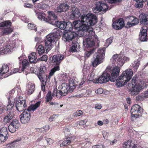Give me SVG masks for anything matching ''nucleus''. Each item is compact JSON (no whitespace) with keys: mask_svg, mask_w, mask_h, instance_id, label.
<instances>
[{"mask_svg":"<svg viewBox=\"0 0 148 148\" xmlns=\"http://www.w3.org/2000/svg\"><path fill=\"white\" fill-rule=\"evenodd\" d=\"M97 21V17L95 15L91 13L85 14L81 16L80 20L75 21L73 22V27L77 31H82L86 33Z\"/></svg>","mask_w":148,"mask_h":148,"instance_id":"obj_1","label":"nucleus"},{"mask_svg":"<svg viewBox=\"0 0 148 148\" xmlns=\"http://www.w3.org/2000/svg\"><path fill=\"white\" fill-rule=\"evenodd\" d=\"M61 30L58 28H55L53 32L47 35L45 40V48L46 52H48L54 46V44L58 39V37L60 36Z\"/></svg>","mask_w":148,"mask_h":148,"instance_id":"obj_2","label":"nucleus"},{"mask_svg":"<svg viewBox=\"0 0 148 148\" xmlns=\"http://www.w3.org/2000/svg\"><path fill=\"white\" fill-rule=\"evenodd\" d=\"M34 12L38 18L41 21H45L53 25H55L58 21L57 16L53 11H48L47 16L43 12H40L38 10H34Z\"/></svg>","mask_w":148,"mask_h":148,"instance_id":"obj_3","label":"nucleus"},{"mask_svg":"<svg viewBox=\"0 0 148 148\" xmlns=\"http://www.w3.org/2000/svg\"><path fill=\"white\" fill-rule=\"evenodd\" d=\"M133 75V71L130 69L123 71L116 80V84L118 87H122L126 84L131 78Z\"/></svg>","mask_w":148,"mask_h":148,"instance_id":"obj_4","label":"nucleus"},{"mask_svg":"<svg viewBox=\"0 0 148 148\" xmlns=\"http://www.w3.org/2000/svg\"><path fill=\"white\" fill-rule=\"evenodd\" d=\"M88 36V38H84L83 44L84 46L86 48L92 47L95 45V42L99 41V39L92 28L90 30L85 33Z\"/></svg>","mask_w":148,"mask_h":148,"instance_id":"obj_5","label":"nucleus"},{"mask_svg":"<svg viewBox=\"0 0 148 148\" xmlns=\"http://www.w3.org/2000/svg\"><path fill=\"white\" fill-rule=\"evenodd\" d=\"M105 50L103 49H99L97 53H95L92 59L91 64L94 67H96L103 62V56L105 55Z\"/></svg>","mask_w":148,"mask_h":148,"instance_id":"obj_6","label":"nucleus"},{"mask_svg":"<svg viewBox=\"0 0 148 148\" xmlns=\"http://www.w3.org/2000/svg\"><path fill=\"white\" fill-rule=\"evenodd\" d=\"M12 24L10 21L8 20L0 23V34L4 36L10 34L13 31L11 27Z\"/></svg>","mask_w":148,"mask_h":148,"instance_id":"obj_7","label":"nucleus"},{"mask_svg":"<svg viewBox=\"0 0 148 148\" xmlns=\"http://www.w3.org/2000/svg\"><path fill=\"white\" fill-rule=\"evenodd\" d=\"M128 86L130 87L129 90L130 94L132 95L138 94L141 88V86L138 83L136 78L134 77L131 80V83L128 84Z\"/></svg>","mask_w":148,"mask_h":148,"instance_id":"obj_8","label":"nucleus"},{"mask_svg":"<svg viewBox=\"0 0 148 148\" xmlns=\"http://www.w3.org/2000/svg\"><path fill=\"white\" fill-rule=\"evenodd\" d=\"M108 6L107 4L102 1H99L96 2L95 6L93 8V12L98 14L101 12V14L105 13L108 10Z\"/></svg>","mask_w":148,"mask_h":148,"instance_id":"obj_9","label":"nucleus"},{"mask_svg":"<svg viewBox=\"0 0 148 148\" xmlns=\"http://www.w3.org/2000/svg\"><path fill=\"white\" fill-rule=\"evenodd\" d=\"M111 60L113 64L116 63L118 65L121 66L125 61L127 62L129 60V58L120 55L115 54L113 56Z\"/></svg>","mask_w":148,"mask_h":148,"instance_id":"obj_10","label":"nucleus"},{"mask_svg":"<svg viewBox=\"0 0 148 148\" xmlns=\"http://www.w3.org/2000/svg\"><path fill=\"white\" fill-rule=\"evenodd\" d=\"M120 68L117 66H115L112 69L111 67L108 66L106 69V71L109 73L111 77V82H114L116 78L119 75L120 71Z\"/></svg>","mask_w":148,"mask_h":148,"instance_id":"obj_11","label":"nucleus"},{"mask_svg":"<svg viewBox=\"0 0 148 148\" xmlns=\"http://www.w3.org/2000/svg\"><path fill=\"white\" fill-rule=\"evenodd\" d=\"M14 105L16 109L19 112L25 110L27 107L26 101L22 97H20L15 101Z\"/></svg>","mask_w":148,"mask_h":148,"instance_id":"obj_12","label":"nucleus"},{"mask_svg":"<svg viewBox=\"0 0 148 148\" xmlns=\"http://www.w3.org/2000/svg\"><path fill=\"white\" fill-rule=\"evenodd\" d=\"M125 26L123 19L120 18L113 22L112 26L116 30H119L122 29Z\"/></svg>","mask_w":148,"mask_h":148,"instance_id":"obj_13","label":"nucleus"},{"mask_svg":"<svg viewBox=\"0 0 148 148\" xmlns=\"http://www.w3.org/2000/svg\"><path fill=\"white\" fill-rule=\"evenodd\" d=\"M148 28L146 26H143L140 29L139 34V38L141 42L147 41V30Z\"/></svg>","mask_w":148,"mask_h":148,"instance_id":"obj_14","label":"nucleus"},{"mask_svg":"<svg viewBox=\"0 0 148 148\" xmlns=\"http://www.w3.org/2000/svg\"><path fill=\"white\" fill-rule=\"evenodd\" d=\"M20 118L21 122L23 123H28L30 117V114L29 112L25 109L23 112L20 115Z\"/></svg>","mask_w":148,"mask_h":148,"instance_id":"obj_15","label":"nucleus"},{"mask_svg":"<svg viewBox=\"0 0 148 148\" xmlns=\"http://www.w3.org/2000/svg\"><path fill=\"white\" fill-rule=\"evenodd\" d=\"M15 47V44L13 42L8 43L0 49V52L7 54L11 51Z\"/></svg>","mask_w":148,"mask_h":148,"instance_id":"obj_16","label":"nucleus"},{"mask_svg":"<svg viewBox=\"0 0 148 148\" xmlns=\"http://www.w3.org/2000/svg\"><path fill=\"white\" fill-rule=\"evenodd\" d=\"M143 109L140 107V106L138 104H135L132 106V107L131 111L132 113V115L133 117L137 118V116H138L139 115L137 113H141L143 112Z\"/></svg>","mask_w":148,"mask_h":148,"instance_id":"obj_17","label":"nucleus"},{"mask_svg":"<svg viewBox=\"0 0 148 148\" xmlns=\"http://www.w3.org/2000/svg\"><path fill=\"white\" fill-rule=\"evenodd\" d=\"M64 56L62 54L55 55L49 58V60L55 63L56 64L60 65L64 59Z\"/></svg>","mask_w":148,"mask_h":148,"instance_id":"obj_18","label":"nucleus"},{"mask_svg":"<svg viewBox=\"0 0 148 148\" xmlns=\"http://www.w3.org/2000/svg\"><path fill=\"white\" fill-rule=\"evenodd\" d=\"M77 34L74 32H65L63 36V38L64 41L71 40L76 37Z\"/></svg>","mask_w":148,"mask_h":148,"instance_id":"obj_19","label":"nucleus"},{"mask_svg":"<svg viewBox=\"0 0 148 148\" xmlns=\"http://www.w3.org/2000/svg\"><path fill=\"white\" fill-rule=\"evenodd\" d=\"M70 6L66 3H61L58 5L56 10L57 12H61L68 11Z\"/></svg>","mask_w":148,"mask_h":148,"instance_id":"obj_20","label":"nucleus"},{"mask_svg":"<svg viewBox=\"0 0 148 148\" xmlns=\"http://www.w3.org/2000/svg\"><path fill=\"white\" fill-rule=\"evenodd\" d=\"M130 22L129 21L127 23L126 25L125 26L126 28L128 29L129 28L134 26L138 23V20L135 17L131 16L130 18Z\"/></svg>","mask_w":148,"mask_h":148,"instance_id":"obj_21","label":"nucleus"},{"mask_svg":"<svg viewBox=\"0 0 148 148\" xmlns=\"http://www.w3.org/2000/svg\"><path fill=\"white\" fill-rule=\"evenodd\" d=\"M61 86L62 88L61 90H59L58 93L60 95V97L65 96L66 95L68 92L69 85L67 83H63Z\"/></svg>","mask_w":148,"mask_h":148,"instance_id":"obj_22","label":"nucleus"},{"mask_svg":"<svg viewBox=\"0 0 148 148\" xmlns=\"http://www.w3.org/2000/svg\"><path fill=\"white\" fill-rule=\"evenodd\" d=\"M140 23L142 25H148V14L142 13L139 16Z\"/></svg>","mask_w":148,"mask_h":148,"instance_id":"obj_23","label":"nucleus"},{"mask_svg":"<svg viewBox=\"0 0 148 148\" xmlns=\"http://www.w3.org/2000/svg\"><path fill=\"white\" fill-rule=\"evenodd\" d=\"M81 16V13L78 8L74 7L72 8V13L70 17L74 19L78 18Z\"/></svg>","mask_w":148,"mask_h":148,"instance_id":"obj_24","label":"nucleus"},{"mask_svg":"<svg viewBox=\"0 0 148 148\" xmlns=\"http://www.w3.org/2000/svg\"><path fill=\"white\" fill-rule=\"evenodd\" d=\"M14 114L13 112L10 111L5 116L3 119V121L4 123L7 124L9 123L14 117Z\"/></svg>","mask_w":148,"mask_h":148,"instance_id":"obj_25","label":"nucleus"},{"mask_svg":"<svg viewBox=\"0 0 148 148\" xmlns=\"http://www.w3.org/2000/svg\"><path fill=\"white\" fill-rule=\"evenodd\" d=\"M14 114L13 112L10 111L5 116L3 119V121L4 123L7 124L9 123L14 117Z\"/></svg>","mask_w":148,"mask_h":148,"instance_id":"obj_26","label":"nucleus"},{"mask_svg":"<svg viewBox=\"0 0 148 148\" xmlns=\"http://www.w3.org/2000/svg\"><path fill=\"white\" fill-rule=\"evenodd\" d=\"M47 71L46 68L44 66H40L38 72L37 73V75L39 79L41 80L43 78V77L45 76V74Z\"/></svg>","mask_w":148,"mask_h":148,"instance_id":"obj_27","label":"nucleus"},{"mask_svg":"<svg viewBox=\"0 0 148 148\" xmlns=\"http://www.w3.org/2000/svg\"><path fill=\"white\" fill-rule=\"evenodd\" d=\"M35 7L36 8L38 9V10L39 11V9L42 10H47L48 8V6L45 3V2L44 1L39 3H34ZM34 10H36L35 9Z\"/></svg>","mask_w":148,"mask_h":148,"instance_id":"obj_28","label":"nucleus"},{"mask_svg":"<svg viewBox=\"0 0 148 148\" xmlns=\"http://www.w3.org/2000/svg\"><path fill=\"white\" fill-rule=\"evenodd\" d=\"M20 126V124L18 121L16 119L13 120L9 125L8 127V130L10 129H15L19 128V127Z\"/></svg>","mask_w":148,"mask_h":148,"instance_id":"obj_29","label":"nucleus"},{"mask_svg":"<svg viewBox=\"0 0 148 148\" xmlns=\"http://www.w3.org/2000/svg\"><path fill=\"white\" fill-rule=\"evenodd\" d=\"M1 131L0 130V143H2L8 139L9 134L7 130H6L4 134L1 133Z\"/></svg>","mask_w":148,"mask_h":148,"instance_id":"obj_30","label":"nucleus"},{"mask_svg":"<svg viewBox=\"0 0 148 148\" xmlns=\"http://www.w3.org/2000/svg\"><path fill=\"white\" fill-rule=\"evenodd\" d=\"M80 46L78 43L76 42H73L72 46L70 47V51L71 52H77L79 51Z\"/></svg>","mask_w":148,"mask_h":148,"instance_id":"obj_31","label":"nucleus"},{"mask_svg":"<svg viewBox=\"0 0 148 148\" xmlns=\"http://www.w3.org/2000/svg\"><path fill=\"white\" fill-rule=\"evenodd\" d=\"M75 139V137L74 136L67 137L63 142L62 145L65 146L69 145L71 143L74 142Z\"/></svg>","mask_w":148,"mask_h":148,"instance_id":"obj_32","label":"nucleus"},{"mask_svg":"<svg viewBox=\"0 0 148 148\" xmlns=\"http://www.w3.org/2000/svg\"><path fill=\"white\" fill-rule=\"evenodd\" d=\"M40 101H39L34 104H32L27 109V111L30 112L31 110L35 111L40 105Z\"/></svg>","mask_w":148,"mask_h":148,"instance_id":"obj_33","label":"nucleus"},{"mask_svg":"<svg viewBox=\"0 0 148 148\" xmlns=\"http://www.w3.org/2000/svg\"><path fill=\"white\" fill-rule=\"evenodd\" d=\"M140 64V60L139 59H137L135 60L131 64V67L133 69L134 72L136 71Z\"/></svg>","mask_w":148,"mask_h":148,"instance_id":"obj_34","label":"nucleus"},{"mask_svg":"<svg viewBox=\"0 0 148 148\" xmlns=\"http://www.w3.org/2000/svg\"><path fill=\"white\" fill-rule=\"evenodd\" d=\"M67 24L66 22L65 21H57L55 24L57 27L61 29L65 30L66 29V26Z\"/></svg>","mask_w":148,"mask_h":148,"instance_id":"obj_35","label":"nucleus"},{"mask_svg":"<svg viewBox=\"0 0 148 148\" xmlns=\"http://www.w3.org/2000/svg\"><path fill=\"white\" fill-rule=\"evenodd\" d=\"M9 67L6 64H4L0 69V76L7 73L9 70Z\"/></svg>","mask_w":148,"mask_h":148,"instance_id":"obj_36","label":"nucleus"},{"mask_svg":"<svg viewBox=\"0 0 148 148\" xmlns=\"http://www.w3.org/2000/svg\"><path fill=\"white\" fill-rule=\"evenodd\" d=\"M36 55L35 52H32L31 54L29 55L28 57L30 62L31 63H36L37 61L36 60Z\"/></svg>","mask_w":148,"mask_h":148,"instance_id":"obj_37","label":"nucleus"},{"mask_svg":"<svg viewBox=\"0 0 148 148\" xmlns=\"http://www.w3.org/2000/svg\"><path fill=\"white\" fill-rule=\"evenodd\" d=\"M27 92L28 95H30L32 94L34 91L35 86L33 84H28L27 86Z\"/></svg>","mask_w":148,"mask_h":148,"instance_id":"obj_38","label":"nucleus"},{"mask_svg":"<svg viewBox=\"0 0 148 148\" xmlns=\"http://www.w3.org/2000/svg\"><path fill=\"white\" fill-rule=\"evenodd\" d=\"M101 76L103 77L106 82H108L109 81H111L110 76L109 75V73L106 71V69L103 72Z\"/></svg>","mask_w":148,"mask_h":148,"instance_id":"obj_39","label":"nucleus"},{"mask_svg":"<svg viewBox=\"0 0 148 148\" xmlns=\"http://www.w3.org/2000/svg\"><path fill=\"white\" fill-rule=\"evenodd\" d=\"M60 65L56 64V66H55L54 68L51 69L50 71L49 75L48 77V78L49 79L54 74V73L56 71H59L60 70Z\"/></svg>","mask_w":148,"mask_h":148,"instance_id":"obj_40","label":"nucleus"},{"mask_svg":"<svg viewBox=\"0 0 148 148\" xmlns=\"http://www.w3.org/2000/svg\"><path fill=\"white\" fill-rule=\"evenodd\" d=\"M128 143L130 144L131 148H138V143L136 140L134 139H132L131 141L128 140Z\"/></svg>","mask_w":148,"mask_h":148,"instance_id":"obj_41","label":"nucleus"},{"mask_svg":"<svg viewBox=\"0 0 148 148\" xmlns=\"http://www.w3.org/2000/svg\"><path fill=\"white\" fill-rule=\"evenodd\" d=\"M46 49L42 45H40L38 46L37 49V51L39 55H40L44 53Z\"/></svg>","mask_w":148,"mask_h":148,"instance_id":"obj_42","label":"nucleus"},{"mask_svg":"<svg viewBox=\"0 0 148 148\" xmlns=\"http://www.w3.org/2000/svg\"><path fill=\"white\" fill-rule=\"evenodd\" d=\"M93 82L95 83H100L102 84L106 83L103 77H101V76L100 77L97 79H93Z\"/></svg>","mask_w":148,"mask_h":148,"instance_id":"obj_43","label":"nucleus"},{"mask_svg":"<svg viewBox=\"0 0 148 148\" xmlns=\"http://www.w3.org/2000/svg\"><path fill=\"white\" fill-rule=\"evenodd\" d=\"M29 65V64L28 60L25 59H24L22 62V71H23L25 68L28 66Z\"/></svg>","mask_w":148,"mask_h":148,"instance_id":"obj_44","label":"nucleus"},{"mask_svg":"<svg viewBox=\"0 0 148 148\" xmlns=\"http://www.w3.org/2000/svg\"><path fill=\"white\" fill-rule=\"evenodd\" d=\"M51 95V91L49 90L46 95V100L45 101V103L50 102L53 99V97Z\"/></svg>","mask_w":148,"mask_h":148,"instance_id":"obj_45","label":"nucleus"},{"mask_svg":"<svg viewBox=\"0 0 148 148\" xmlns=\"http://www.w3.org/2000/svg\"><path fill=\"white\" fill-rule=\"evenodd\" d=\"M67 24L66 26L65 31H71L72 30L73 28V25L71 22H66Z\"/></svg>","mask_w":148,"mask_h":148,"instance_id":"obj_46","label":"nucleus"},{"mask_svg":"<svg viewBox=\"0 0 148 148\" xmlns=\"http://www.w3.org/2000/svg\"><path fill=\"white\" fill-rule=\"evenodd\" d=\"M14 105H15L14 103H12L10 101H9L7 106L4 109L6 111L10 110Z\"/></svg>","mask_w":148,"mask_h":148,"instance_id":"obj_47","label":"nucleus"},{"mask_svg":"<svg viewBox=\"0 0 148 148\" xmlns=\"http://www.w3.org/2000/svg\"><path fill=\"white\" fill-rule=\"evenodd\" d=\"M27 26L29 29L31 30H34L35 31H37L36 27L35 25L29 23L28 24Z\"/></svg>","mask_w":148,"mask_h":148,"instance_id":"obj_48","label":"nucleus"},{"mask_svg":"<svg viewBox=\"0 0 148 148\" xmlns=\"http://www.w3.org/2000/svg\"><path fill=\"white\" fill-rule=\"evenodd\" d=\"M94 49H92V50L90 51L86 52L85 53V58H86L89 57L90 55L94 52Z\"/></svg>","mask_w":148,"mask_h":148,"instance_id":"obj_49","label":"nucleus"},{"mask_svg":"<svg viewBox=\"0 0 148 148\" xmlns=\"http://www.w3.org/2000/svg\"><path fill=\"white\" fill-rule=\"evenodd\" d=\"M145 1H136V3L135 4V7L136 8H142L143 6V2Z\"/></svg>","mask_w":148,"mask_h":148,"instance_id":"obj_50","label":"nucleus"},{"mask_svg":"<svg viewBox=\"0 0 148 148\" xmlns=\"http://www.w3.org/2000/svg\"><path fill=\"white\" fill-rule=\"evenodd\" d=\"M82 71L83 73V75L84 76H86L88 75L90 73L88 69H87L86 68H84Z\"/></svg>","mask_w":148,"mask_h":148,"instance_id":"obj_51","label":"nucleus"},{"mask_svg":"<svg viewBox=\"0 0 148 148\" xmlns=\"http://www.w3.org/2000/svg\"><path fill=\"white\" fill-rule=\"evenodd\" d=\"M59 90L58 91L56 88H54L52 93V96L54 97L56 96L57 97H58L60 95L58 93Z\"/></svg>","mask_w":148,"mask_h":148,"instance_id":"obj_52","label":"nucleus"},{"mask_svg":"<svg viewBox=\"0 0 148 148\" xmlns=\"http://www.w3.org/2000/svg\"><path fill=\"white\" fill-rule=\"evenodd\" d=\"M83 114V112L81 110H77L73 113V115L75 116H79Z\"/></svg>","mask_w":148,"mask_h":148,"instance_id":"obj_53","label":"nucleus"},{"mask_svg":"<svg viewBox=\"0 0 148 148\" xmlns=\"http://www.w3.org/2000/svg\"><path fill=\"white\" fill-rule=\"evenodd\" d=\"M48 57L46 55H44L42 56L41 57L39 58V60H40L41 61H46L47 60Z\"/></svg>","mask_w":148,"mask_h":148,"instance_id":"obj_54","label":"nucleus"},{"mask_svg":"<svg viewBox=\"0 0 148 148\" xmlns=\"http://www.w3.org/2000/svg\"><path fill=\"white\" fill-rule=\"evenodd\" d=\"M122 0H108V1L109 3L111 4L117 3H119L121 2Z\"/></svg>","mask_w":148,"mask_h":148,"instance_id":"obj_55","label":"nucleus"},{"mask_svg":"<svg viewBox=\"0 0 148 148\" xmlns=\"http://www.w3.org/2000/svg\"><path fill=\"white\" fill-rule=\"evenodd\" d=\"M123 148H131L130 144L128 143V141L125 142L123 145Z\"/></svg>","mask_w":148,"mask_h":148,"instance_id":"obj_56","label":"nucleus"},{"mask_svg":"<svg viewBox=\"0 0 148 148\" xmlns=\"http://www.w3.org/2000/svg\"><path fill=\"white\" fill-rule=\"evenodd\" d=\"M87 121L88 120L87 119L82 120L79 121V122L78 123L79 125H83L86 123Z\"/></svg>","mask_w":148,"mask_h":148,"instance_id":"obj_57","label":"nucleus"},{"mask_svg":"<svg viewBox=\"0 0 148 148\" xmlns=\"http://www.w3.org/2000/svg\"><path fill=\"white\" fill-rule=\"evenodd\" d=\"M95 92L98 94H100L103 92V90L102 88H99L97 89Z\"/></svg>","mask_w":148,"mask_h":148,"instance_id":"obj_58","label":"nucleus"},{"mask_svg":"<svg viewBox=\"0 0 148 148\" xmlns=\"http://www.w3.org/2000/svg\"><path fill=\"white\" fill-rule=\"evenodd\" d=\"M14 145L9 143L7 144L6 146L4 148H14Z\"/></svg>","mask_w":148,"mask_h":148,"instance_id":"obj_59","label":"nucleus"},{"mask_svg":"<svg viewBox=\"0 0 148 148\" xmlns=\"http://www.w3.org/2000/svg\"><path fill=\"white\" fill-rule=\"evenodd\" d=\"M45 140L47 141L48 144H50L53 143V140L52 139L49 138H47L46 137H45Z\"/></svg>","mask_w":148,"mask_h":148,"instance_id":"obj_60","label":"nucleus"},{"mask_svg":"<svg viewBox=\"0 0 148 148\" xmlns=\"http://www.w3.org/2000/svg\"><path fill=\"white\" fill-rule=\"evenodd\" d=\"M68 85H69V90L70 91H72L73 90H74L76 87L75 86L73 85L72 86H71L70 84Z\"/></svg>","mask_w":148,"mask_h":148,"instance_id":"obj_61","label":"nucleus"},{"mask_svg":"<svg viewBox=\"0 0 148 148\" xmlns=\"http://www.w3.org/2000/svg\"><path fill=\"white\" fill-rule=\"evenodd\" d=\"M92 148H104L103 145L100 144L99 145H96L93 146L92 147Z\"/></svg>","mask_w":148,"mask_h":148,"instance_id":"obj_62","label":"nucleus"},{"mask_svg":"<svg viewBox=\"0 0 148 148\" xmlns=\"http://www.w3.org/2000/svg\"><path fill=\"white\" fill-rule=\"evenodd\" d=\"M24 6L25 8H31L33 7V5L29 3H25L24 5Z\"/></svg>","mask_w":148,"mask_h":148,"instance_id":"obj_63","label":"nucleus"},{"mask_svg":"<svg viewBox=\"0 0 148 148\" xmlns=\"http://www.w3.org/2000/svg\"><path fill=\"white\" fill-rule=\"evenodd\" d=\"M46 85V82L45 83H42L41 84V90L43 92H45V86Z\"/></svg>","mask_w":148,"mask_h":148,"instance_id":"obj_64","label":"nucleus"}]
</instances>
